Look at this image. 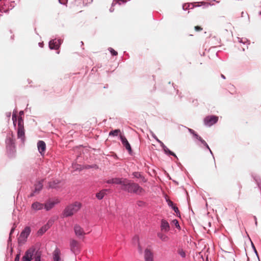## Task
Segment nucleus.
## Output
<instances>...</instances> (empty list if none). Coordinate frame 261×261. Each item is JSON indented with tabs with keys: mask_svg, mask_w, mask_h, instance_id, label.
Instances as JSON below:
<instances>
[{
	"mask_svg": "<svg viewBox=\"0 0 261 261\" xmlns=\"http://www.w3.org/2000/svg\"><path fill=\"white\" fill-rule=\"evenodd\" d=\"M60 45V42L59 40H52L49 43V48L51 49H58Z\"/></svg>",
	"mask_w": 261,
	"mask_h": 261,
	"instance_id": "11",
	"label": "nucleus"
},
{
	"mask_svg": "<svg viewBox=\"0 0 261 261\" xmlns=\"http://www.w3.org/2000/svg\"><path fill=\"white\" fill-rule=\"evenodd\" d=\"M154 138L155 139H156V138H157L156 137H155H155H154Z\"/></svg>",
	"mask_w": 261,
	"mask_h": 261,
	"instance_id": "50",
	"label": "nucleus"
},
{
	"mask_svg": "<svg viewBox=\"0 0 261 261\" xmlns=\"http://www.w3.org/2000/svg\"><path fill=\"white\" fill-rule=\"evenodd\" d=\"M172 223L175 225L176 227L179 228V225L177 220H174L172 221Z\"/></svg>",
	"mask_w": 261,
	"mask_h": 261,
	"instance_id": "30",
	"label": "nucleus"
},
{
	"mask_svg": "<svg viewBox=\"0 0 261 261\" xmlns=\"http://www.w3.org/2000/svg\"><path fill=\"white\" fill-rule=\"evenodd\" d=\"M49 228V226L48 224H46L43 226H42L37 232V233L39 236L42 235L43 233H44Z\"/></svg>",
	"mask_w": 261,
	"mask_h": 261,
	"instance_id": "18",
	"label": "nucleus"
},
{
	"mask_svg": "<svg viewBox=\"0 0 261 261\" xmlns=\"http://www.w3.org/2000/svg\"><path fill=\"white\" fill-rule=\"evenodd\" d=\"M74 232L78 237L84 236L85 233L83 229L79 225H75L74 227Z\"/></svg>",
	"mask_w": 261,
	"mask_h": 261,
	"instance_id": "12",
	"label": "nucleus"
},
{
	"mask_svg": "<svg viewBox=\"0 0 261 261\" xmlns=\"http://www.w3.org/2000/svg\"><path fill=\"white\" fill-rule=\"evenodd\" d=\"M58 183H59L58 181L57 182H55V181H54L53 182H50L49 187L52 188H55L56 187V185Z\"/></svg>",
	"mask_w": 261,
	"mask_h": 261,
	"instance_id": "29",
	"label": "nucleus"
},
{
	"mask_svg": "<svg viewBox=\"0 0 261 261\" xmlns=\"http://www.w3.org/2000/svg\"><path fill=\"white\" fill-rule=\"evenodd\" d=\"M14 228H12V229H11V231H10V235H11V234L13 233V231H14Z\"/></svg>",
	"mask_w": 261,
	"mask_h": 261,
	"instance_id": "43",
	"label": "nucleus"
},
{
	"mask_svg": "<svg viewBox=\"0 0 261 261\" xmlns=\"http://www.w3.org/2000/svg\"><path fill=\"white\" fill-rule=\"evenodd\" d=\"M58 202H55L54 201H48L44 205L45 208L48 211L50 209H51L55 205L56 203H57Z\"/></svg>",
	"mask_w": 261,
	"mask_h": 261,
	"instance_id": "19",
	"label": "nucleus"
},
{
	"mask_svg": "<svg viewBox=\"0 0 261 261\" xmlns=\"http://www.w3.org/2000/svg\"><path fill=\"white\" fill-rule=\"evenodd\" d=\"M161 230L165 232H168L170 229V226L168 222L164 219H162L161 221Z\"/></svg>",
	"mask_w": 261,
	"mask_h": 261,
	"instance_id": "14",
	"label": "nucleus"
},
{
	"mask_svg": "<svg viewBox=\"0 0 261 261\" xmlns=\"http://www.w3.org/2000/svg\"><path fill=\"white\" fill-rule=\"evenodd\" d=\"M12 120L13 121L14 125H16V122L17 121V117L15 114H13L12 115Z\"/></svg>",
	"mask_w": 261,
	"mask_h": 261,
	"instance_id": "31",
	"label": "nucleus"
},
{
	"mask_svg": "<svg viewBox=\"0 0 261 261\" xmlns=\"http://www.w3.org/2000/svg\"><path fill=\"white\" fill-rule=\"evenodd\" d=\"M156 140L158 142V140H160L158 138H156Z\"/></svg>",
	"mask_w": 261,
	"mask_h": 261,
	"instance_id": "48",
	"label": "nucleus"
},
{
	"mask_svg": "<svg viewBox=\"0 0 261 261\" xmlns=\"http://www.w3.org/2000/svg\"><path fill=\"white\" fill-rule=\"evenodd\" d=\"M199 141H200L204 146L206 145V142L204 140H203L202 138Z\"/></svg>",
	"mask_w": 261,
	"mask_h": 261,
	"instance_id": "36",
	"label": "nucleus"
},
{
	"mask_svg": "<svg viewBox=\"0 0 261 261\" xmlns=\"http://www.w3.org/2000/svg\"><path fill=\"white\" fill-rule=\"evenodd\" d=\"M81 206L82 204L79 202H75L73 204L68 205L64 210V217H68L72 216L80 210Z\"/></svg>",
	"mask_w": 261,
	"mask_h": 261,
	"instance_id": "3",
	"label": "nucleus"
},
{
	"mask_svg": "<svg viewBox=\"0 0 261 261\" xmlns=\"http://www.w3.org/2000/svg\"><path fill=\"white\" fill-rule=\"evenodd\" d=\"M254 250H255V253L257 254V251L256 250L255 248H254Z\"/></svg>",
	"mask_w": 261,
	"mask_h": 261,
	"instance_id": "47",
	"label": "nucleus"
},
{
	"mask_svg": "<svg viewBox=\"0 0 261 261\" xmlns=\"http://www.w3.org/2000/svg\"><path fill=\"white\" fill-rule=\"evenodd\" d=\"M157 235L158 237L163 242H167L169 240L168 236L162 233H158Z\"/></svg>",
	"mask_w": 261,
	"mask_h": 261,
	"instance_id": "21",
	"label": "nucleus"
},
{
	"mask_svg": "<svg viewBox=\"0 0 261 261\" xmlns=\"http://www.w3.org/2000/svg\"><path fill=\"white\" fill-rule=\"evenodd\" d=\"M206 148H207V149H208L211 151L210 148V147H209V146H207L206 147Z\"/></svg>",
	"mask_w": 261,
	"mask_h": 261,
	"instance_id": "46",
	"label": "nucleus"
},
{
	"mask_svg": "<svg viewBox=\"0 0 261 261\" xmlns=\"http://www.w3.org/2000/svg\"><path fill=\"white\" fill-rule=\"evenodd\" d=\"M189 131L193 135H194V133H195V132H194V130H193V129H189Z\"/></svg>",
	"mask_w": 261,
	"mask_h": 261,
	"instance_id": "40",
	"label": "nucleus"
},
{
	"mask_svg": "<svg viewBox=\"0 0 261 261\" xmlns=\"http://www.w3.org/2000/svg\"><path fill=\"white\" fill-rule=\"evenodd\" d=\"M164 150L166 153H168L174 156H176L175 154L172 151H170L166 146H164Z\"/></svg>",
	"mask_w": 261,
	"mask_h": 261,
	"instance_id": "24",
	"label": "nucleus"
},
{
	"mask_svg": "<svg viewBox=\"0 0 261 261\" xmlns=\"http://www.w3.org/2000/svg\"><path fill=\"white\" fill-rule=\"evenodd\" d=\"M35 192H35V191H33V192H32V193H31V194H30V197H33V196H34V193H35Z\"/></svg>",
	"mask_w": 261,
	"mask_h": 261,
	"instance_id": "42",
	"label": "nucleus"
},
{
	"mask_svg": "<svg viewBox=\"0 0 261 261\" xmlns=\"http://www.w3.org/2000/svg\"><path fill=\"white\" fill-rule=\"evenodd\" d=\"M120 132V129H115L114 130H112L110 132L109 135L110 136H116L118 135V134Z\"/></svg>",
	"mask_w": 261,
	"mask_h": 261,
	"instance_id": "23",
	"label": "nucleus"
},
{
	"mask_svg": "<svg viewBox=\"0 0 261 261\" xmlns=\"http://www.w3.org/2000/svg\"><path fill=\"white\" fill-rule=\"evenodd\" d=\"M34 255L35 261H41V252L37 250L35 252V248L32 247L28 249L22 257V261H32V257Z\"/></svg>",
	"mask_w": 261,
	"mask_h": 261,
	"instance_id": "2",
	"label": "nucleus"
},
{
	"mask_svg": "<svg viewBox=\"0 0 261 261\" xmlns=\"http://www.w3.org/2000/svg\"><path fill=\"white\" fill-rule=\"evenodd\" d=\"M120 137L123 145L125 147V148L128 150V151L130 153L132 152V148L126 138L121 135H120Z\"/></svg>",
	"mask_w": 261,
	"mask_h": 261,
	"instance_id": "9",
	"label": "nucleus"
},
{
	"mask_svg": "<svg viewBox=\"0 0 261 261\" xmlns=\"http://www.w3.org/2000/svg\"><path fill=\"white\" fill-rule=\"evenodd\" d=\"M145 261H153L152 253L148 249L145 251Z\"/></svg>",
	"mask_w": 261,
	"mask_h": 261,
	"instance_id": "16",
	"label": "nucleus"
},
{
	"mask_svg": "<svg viewBox=\"0 0 261 261\" xmlns=\"http://www.w3.org/2000/svg\"><path fill=\"white\" fill-rule=\"evenodd\" d=\"M108 184H120L122 186L124 183V178H114L108 180L106 181Z\"/></svg>",
	"mask_w": 261,
	"mask_h": 261,
	"instance_id": "10",
	"label": "nucleus"
},
{
	"mask_svg": "<svg viewBox=\"0 0 261 261\" xmlns=\"http://www.w3.org/2000/svg\"><path fill=\"white\" fill-rule=\"evenodd\" d=\"M199 141H200L204 146L206 145V142L204 140H203L202 138Z\"/></svg>",
	"mask_w": 261,
	"mask_h": 261,
	"instance_id": "35",
	"label": "nucleus"
},
{
	"mask_svg": "<svg viewBox=\"0 0 261 261\" xmlns=\"http://www.w3.org/2000/svg\"><path fill=\"white\" fill-rule=\"evenodd\" d=\"M37 147L39 152L43 154L46 149V145L44 141H39L37 143Z\"/></svg>",
	"mask_w": 261,
	"mask_h": 261,
	"instance_id": "13",
	"label": "nucleus"
},
{
	"mask_svg": "<svg viewBox=\"0 0 261 261\" xmlns=\"http://www.w3.org/2000/svg\"><path fill=\"white\" fill-rule=\"evenodd\" d=\"M166 201L168 203V205L169 206L172 207V206H173L174 205L173 202L171 200H170L169 198L166 199Z\"/></svg>",
	"mask_w": 261,
	"mask_h": 261,
	"instance_id": "26",
	"label": "nucleus"
},
{
	"mask_svg": "<svg viewBox=\"0 0 261 261\" xmlns=\"http://www.w3.org/2000/svg\"><path fill=\"white\" fill-rule=\"evenodd\" d=\"M107 191L108 190L107 189H103L101 190L100 191L96 194V197L99 200L102 199L106 195Z\"/></svg>",
	"mask_w": 261,
	"mask_h": 261,
	"instance_id": "17",
	"label": "nucleus"
},
{
	"mask_svg": "<svg viewBox=\"0 0 261 261\" xmlns=\"http://www.w3.org/2000/svg\"><path fill=\"white\" fill-rule=\"evenodd\" d=\"M199 141H200L204 146L206 145V142L204 140H203L202 138Z\"/></svg>",
	"mask_w": 261,
	"mask_h": 261,
	"instance_id": "37",
	"label": "nucleus"
},
{
	"mask_svg": "<svg viewBox=\"0 0 261 261\" xmlns=\"http://www.w3.org/2000/svg\"><path fill=\"white\" fill-rule=\"evenodd\" d=\"M193 136H194V137H195V138H196L197 140H199L201 138V137H200V136H199L197 134H196V133L194 134Z\"/></svg>",
	"mask_w": 261,
	"mask_h": 261,
	"instance_id": "34",
	"label": "nucleus"
},
{
	"mask_svg": "<svg viewBox=\"0 0 261 261\" xmlns=\"http://www.w3.org/2000/svg\"><path fill=\"white\" fill-rule=\"evenodd\" d=\"M71 250L76 253L79 252L80 248V245L79 242L75 240H71L70 243Z\"/></svg>",
	"mask_w": 261,
	"mask_h": 261,
	"instance_id": "8",
	"label": "nucleus"
},
{
	"mask_svg": "<svg viewBox=\"0 0 261 261\" xmlns=\"http://www.w3.org/2000/svg\"><path fill=\"white\" fill-rule=\"evenodd\" d=\"M194 30L196 32H200L202 31L203 28L200 26L197 25L194 27Z\"/></svg>",
	"mask_w": 261,
	"mask_h": 261,
	"instance_id": "28",
	"label": "nucleus"
},
{
	"mask_svg": "<svg viewBox=\"0 0 261 261\" xmlns=\"http://www.w3.org/2000/svg\"><path fill=\"white\" fill-rule=\"evenodd\" d=\"M158 142L160 143L161 146L163 147V149H164V146H166L164 143L160 140H158Z\"/></svg>",
	"mask_w": 261,
	"mask_h": 261,
	"instance_id": "38",
	"label": "nucleus"
},
{
	"mask_svg": "<svg viewBox=\"0 0 261 261\" xmlns=\"http://www.w3.org/2000/svg\"><path fill=\"white\" fill-rule=\"evenodd\" d=\"M59 1L61 4H65L66 3L67 0H59Z\"/></svg>",
	"mask_w": 261,
	"mask_h": 261,
	"instance_id": "39",
	"label": "nucleus"
},
{
	"mask_svg": "<svg viewBox=\"0 0 261 261\" xmlns=\"http://www.w3.org/2000/svg\"><path fill=\"white\" fill-rule=\"evenodd\" d=\"M221 76H222V77H223V79H225V77L223 74H222V75H221Z\"/></svg>",
	"mask_w": 261,
	"mask_h": 261,
	"instance_id": "45",
	"label": "nucleus"
},
{
	"mask_svg": "<svg viewBox=\"0 0 261 261\" xmlns=\"http://www.w3.org/2000/svg\"><path fill=\"white\" fill-rule=\"evenodd\" d=\"M18 138H21L23 141L25 137V133L23 127V121L21 117L19 118L18 120V129H17Z\"/></svg>",
	"mask_w": 261,
	"mask_h": 261,
	"instance_id": "5",
	"label": "nucleus"
},
{
	"mask_svg": "<svg viewBox=\"0 0 261 261\" xmlns=\"http://www.w3.org/2000/svg\"><path fill=\"white\" fill-rule=\"evenodd\" d=\"M142 203H143V202H142V201H139V202H138V205H141V204H142Z\"/></svg>",
	"mask_w": 261,
	"mask_h": 261,
	"instance_id": "44",
	"label": "nucleus"
},
{
	"mask_svg": "<svg viewBox=\"0 0 261 261\" xmlns=\"http://www.w3.org/2000/svg\"><path fill=\"white\" fill-rule=\"evenodd\" d=\"M134 240H136L137 242H138L139 241V238H138V237H137V236L135 237L134 238Z\"/></svg>",
	"mask_w": 261,
	"mask_h": 261,
	"instance_id": "41",
	"label": "nucleus"
},
{
	"mask_svg": "<svg viewBox=\"0 0 261 261\" xmlns=\"http://www.w3.org/2000/svg\"><path fill=\"white\" fill-rule=\"evenodd\" d=\"M109 50L113 56H116L118 54L117 52L112 48H110Z\"/></svg>",
	"mask_w": 261,
	"mask_h": 261,
	"instance_id": "27",
	"label": "nucleus"
},
{
	"mask_svg": "<svg viewBox=\"0 0 261 261\" xmlns=\"http://www.w3.org/2000/svg\"><path fill=\"white\" fill-rule=\"evenodd\" d=\"M178 253L182 257H186V253L182 249H179L178 250Z\"/></svg>",
	"mask_w": 261,
	"mask_h": 261,
	"instance_id": "25",
	"label": "nucleus"
},
{
	"mask_svg": "<svg viewBox=\"0 0 261 261\" xmlns=\"http://www.w3.org/2000/svg\"><path fill=\"white\" fill-rule=\"evenodd\" d=\"M122 189L129 193H135L138 195H140L144 192V189L138 184L130 182L126 178H124V183Z\"/></svg>",
	"mask_w": 261,
	"mask_h": 261,
	"instance_id": "1",
	"label": "nucleus"
},
{
	"mask_svg": "<svg viewBox=\"0 0 261 261\" xmlns=\"http://www.w3.org/2000/svg\"><path fill=\"white\" fill-rule=\"evenodd\" d=\"M43 185L41 181H39L35 185V192H39L42 188Z\"/></svg>",
	"mask_w": 261,
	"mask_h": 261,
	"instance_id": "22",
	"label": "nucleus"
},
{
	"mask_svg": "<svg viewBox=\"0 0 261 261\" xmlns=\"http://www.w3.org/2000/svg\"><path fill=\"white\" fill-rule=\"evenodd\" d=\"M133 175H134V177L137 178H141L143 182H145L146 181V179H145V178L144 176H143L139 172H135L133 173Z\"/></svg>",
	"mask_w": 261,
	"mask_h": 261,
	"instance_id": "20",
	"label": "nucleus"
},
{
	"mask_svg": "<svg viewBox=\"0 0 261 261\" xmlns=\"http://www.w3.org/2000/svg\"><path fill=\"white\" fill-rule=\"evenodd\" d=\"M218 120V117L216 116H207L204 119V124L210 126L216 123Z\"/></svg>",
	"mask_w": 261,
	"mask_h": 261,
	"instance_id": "6",
	"label": "nucleus"
},
{
	"mask_svg": "<svg viewBox=\"0 0 261 261\" xmlns=\"http://www.w3.org/2000/svg\"><path fill=\"white\" fill-rule=\"evenodd\" d=\"M20 253H18L16 255L14 261H19Z\"/></svg>",
	"mask_w": 261,
	"mask_h": 261,
	"instance_id": "33",
	"label": "nucleus"
},
{
	"mask_svg": "<svg viewBox=\"0 0 261 261\" xmlns=\"http://www.w3.org/2000/svg\"><path fill=\"white\" fill-rule=\"evenodd\" d=\"M31 232V228L30 227L27 226L20 233V234L18 238V242L19 244H23L29 236Z\"/></svg>",
	"mask_w": 261,
	"mask_h": 261,
	"instance_id": "4",
	"label": "nucleus"
},
{
	"mask_svg": "<svg viewBox=\"0 0 261 261\" xmlns=\"http://www.w3.org/2000/svg\"><path fill=\"white\" fill-rule=\"evenodd\" d=\"M172 208H173V210H174V211L176 213H179V210H178V208L177 207H176L175 205H174L172 207Z\"/></svg>",
	"mask_w": 261,
	"mask_h": 261,
	"instance_id": "32",
	"label": "nucleus"
},
{
	"mask_svg": "<svg viewBox=\"0 0 261 261\" xmlns=\"http://www.w3.org/2000/svg\"><path fill=\"white\" fill-rule=\"evenodd\" d=\"M53 261H64L61 257V252L58 248H56L53 253Z\"/></svg>",
	"mask_w": 261,
	"mask_h": 261,
	"instance_id": "7",
	"label": "nucleus"
},
{
	"mask_svg": "<svg viewBox=\"0 0 261 261\" xmlns=\"http://www.w3.org/2000/svg\"><path fill=\"white\" fill-rule=\"evenodd\" d=\"M44 207V205L39 202H34L31 206V208L34 211H39L42 210Z\"/></svg>",
	"mask_w": 261,
	"mask_h": 261,
	"instance_id": "15",
	"label": "nucleus"
},
{
	"mask_svg": "<svg viewBox=\"0 0 261 261\" xmlns=\"http://www.w3.org/2000/svg\"><path fill=\"white\" fill-rule=\"evenodd\" d=\"M207 146H208V145H207V144L206 143V145L205 146L206 147Z\"/></svg>",
	"mask_w": 261,
	"mask_h": 261,
	"instance_id": "49",
	"label": "nucleus"
}]
</instances>
